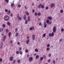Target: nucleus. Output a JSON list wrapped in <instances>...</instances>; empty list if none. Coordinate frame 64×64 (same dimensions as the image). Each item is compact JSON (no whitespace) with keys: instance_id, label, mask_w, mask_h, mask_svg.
Returning <instances> with one entry per match:
<instances>
[{"instance_id":"nucleus-17","label":"nucleus","mask_w":64,"mask_h":64,"mask_svg":"<svg viewBox=\"0 0 64 64\" xmlns=\"http://www.w3.org/2000/svg\"><path fill=\"white\" fill-rule=\"evenodd\" d=\"M3 28H0V32H1L2 31H3Z\"/></svg>"},{"instance_id":"nucleus-51","label":"nucleus","mask_w":64,"mask_h":64,"mask_svg":"<svg viewBox=\"0 0 64 64\" xmlns=\"http://www.w3.org/2000/svg\"><path fill=\"white\" fill-rule=\"evenodd\" d=\"M49 37H50L51 36V34L50 33L49 34Z\"/></svg>"},{"instance_id":"nucleus-34","label":"nucleus","mask_w":64,"mask_h":64,"mask_svg":"<svg viewBox=\"0 0 64 64\" xmlns=\"http://www.w3.org/2000/svg\"><path fill=\"white\" fill-rule=\"evenodd\" d=\"M5 1L6 2V3H8L9 2V0H5Z\"/></svg>"},{"instance_id":"nucleus-38","label":"nucleus","mask_w":64,"mask_h":64,"mask_svg":"<svg viewBox=\"0 0 64 64\" xmlns=\"http://www.w3.org/2000/svg\"><path fill=\"white\" fill-rule=\"evenodd\" d=\"M53 62L54 64H55V61L54 60H53Z\"/></svg>"},{"instance_id":"nucleus-35","label":"nucleus","mask_w":64,"mask_h":64,"mask_svg":"<svg viewBox=\"0 0 64 64\" xmlns=\"http://www.w3.org/2000/svg\"><path fill=\"white\" fill-rule=\"evenodd\" d=\"M35 51H36V52H38V49H35Z\"/></svg>"},{"instance_id":"nucleus-9","label":"nucleus","mask_w":64,"mask_h":64,"mask_svg":"<svg viewBox=\"0 0 64 64\" xmlns=\"http://www.w3.org/2000/svg\"><path fill=\"white\" fill-rule=\"evenodd\" d=\"M3 38V41H5V38H6V36H4Z\"/></svg>"},{"instance_id":"nucleus-60","label":"nucleus","mask_w":64,"mask_h":64,"mask_svg":"<svg viewBox=\"0 0 64 64\" xmlns=\"http://www.w3.org/2000/svg\"><path fill=\"white\" fill-rule=\"evenodd\" d=\"M32 6H34V4L33 2H32Z\"/></svg>"},{"instance_id":"nucleus-16","label":"nucleus","mask_w":64,"mask_h":64,"mask_svg":"<svg viewBox=\"0 0 64 64\" xmlns=\"http://www.w3.org/2000/svg\"><path fill=\"white\" fill-rule=\"evenodd\" d=\"M21 19H22V18L20 17L19 16L18 18V19L19 20H21Z\"/></svg>"},{"instance_id":"nucleus-31","label":"nucleus","mask_w":64,"mask_h":64,"mask_svg":"<svg viewBox=\"0 0 64 64\" xmlns=\"http://www.w3.org/2000/svg\"><path fill=\"white\" fill-rule=\"evenodd\" d=\"M10 6H11V7H13L14 6V4H12Z\"/></svg>"},{"instance_id":"nucleus-23","label":"nucleus","mask_w":64,"mask_h":64,"mask_svg":"<svg viewBox=\"0 0 64 64\" xmlns=\"http://www.w3.org/2000/svg\"><path fill=\"white\" fill-rule=\"evenodd\" d=\"M44 28H46V27H47V24H44Z\"/></svg>"},{"instance_id":"nucleus-50","label":"nucleus","mask_w":64,"mask_h":64,"mask_svg":"<svg viewBox=\"0 0 64 64\" xmlns=\"http://www.w3.org/2000/svg\"><path fill=\"white\" fill-rule=\"evenodd\" d=\"M24 8L26 10V9H27V6H25Z\"/></svg>"},{"instance_id":"nucleus-53","label":"nucleus","mask_w":64,"mask_h":64,"mask_svg":"<svg viewBox=\"0 0 64 64\" xmlns=\"http://www.w3.org/2000/svg\"><path fill=\"white\" fill-rule=\"evenodd\" d=\"M2 59L1 58H0V62H2Z\"/></svg>"},{"instance_id":"nucleus-2","label":"nucleus","mask_w":64,"mask_h":64,"mask_svg":"<svg viewBox=\"0 0 64 64\" xmlns=\"http://www.w3.org/2000/svg\"><path fill=\"white\" fill-rule=\"evenodd\" d=\"M56 27L54 26V27L53 29V32L54 33H55V32H56Z\"/></svg>"},{"instance_id":"nucleus-49","label":"nucleus","mask_w":64,"mask_h":64,"mask_svg":"<svg viewBox=\"0 0 64 64\" xmlns=\"http://www.w3.org/2000/svg\"><path fill=\"white\" fill-rule=\"evenodd\" d=\"M48 24H49L50 25V24H52V22H49Z\"/></svg>"},{"instance_id":"nucleus-8","label":"nucleus","mask_w":64,"mask_h":64,"mask_svg":"<svg viewBox=\"0 0 64 64\" xmlns=\"http://www.w3.org/2000/svg\"><path fill=\"white\" fill-rule=\"evenodd\" d=\"M32 40H35V35H33L32 36Z\"/></svg>"},{"instance_id":"nucleus-39","label":"nucleus","mask_w":64,"mask_h":64,"mask_svg":"<svg viewBox=\"0 0 64 64\" xmlns=\"http://www.w3.org/2000/svg\"><path fill=\"white\" fill-rule=\"evenodd\" d=\"M16 16H17V18H18V17H19V14H17Z\"/></svg>"},{"instance_id":"nucleus-44","label":"nucleus","mask_w":64,"mask_h":64,"mask_svg":"<svg viewBox=\"0 0 64 64\" xmlns=\"http://www.w3.org/2000/svg\"><path fill=\"white\" fill-rule=\"evenodd\" d=\"M63 10H61L60 11V12L61 13H63Z\"/></svg>"},{"instance_id":"nucleus-52","label":"nucleus","mask_w":64,"mask_h":64,"mask_svg":"<svg viewBox=\"0 0 64 64\" xmlns=\"http://www.w3.org/2000/svg\"><path fill=\"white\" fill-rule=\"evenodd\" d=\"M16 53L17 54H19V52H18V51H16Z\"/></svg>"},{"instance_id":"nucleus-18","label":"nucleus","mask_w":64,"mask_h":64,"mask_svg":"<svg viewBox=\"0 0 64 64\" xmlns=\"http://www.w3.org/2000/svg\"><path fill=\"white\" fill-rule=\"evenodd\" d=\"M51 36L52 37H53V36H54V32H52V35H51Z\"/></svg>"},{"instance_id":"nucleus-4","label":"nucleus","mask_w":64,"mask_h":64,"mask_svg":"<svg viewBox=\"0 0 64 64\" xmlns=\"http://www.w3.org/2000/svg\"><path fill=\"white\" fill-rule=\"evenodd\" d=\"M41 6H42V4H39V5H38V6L37 7L39 9H40V8H41Z\"/></svg>"},{"instance_id":"nucleus-37","label":"nucleus","mask_w":64,"mask_h":64,"mask_svg":"<svg viewBox=\"0 0 64 64\" xmlns=\"http://www.w3.org/2000/svg\"><path fill=\"white\" fill-rule=\"evenodd\" d=\"M45 36H46V34H43V37H45Z\"/></svg>"},{"instance_id":"nucleus-27","label":"nucleus","mask_w":64,"mask_h":64,"mask_svg":"<svg viewBox=\"0 0 64 64\" xmlns=\"http://www.w3.org/2000/svg\"><path fill=\"white\" fill-rule=\"evenodd\" d=\"M17 62L18 63H20V60H18Z\"/></svg>"},{"instance_id":"nucleus-32","label":"nucleus","mask_w":64,"mask_h":64,"mask_svg":"<svg viewBox=\"0 0 64 64\" xmlns=\"http://www.w3.org/2000/svg\"><path fill=\"white\" fill-rule=\"evenodd\" d=\"M61 31L62 32H63L64 31V29L63 28H62L61 29Z\"/></svg>"},{"instance_id":"nucleus-33","label":"nucleus","mask_w":64,"mask_h":64,"mask_svg":"<svg viewBox=\"0 0 64 64\" xmlns=\"http://www.w3.org/2000/svg\"><path fill=\"white\" fill-rule=\"evenodd\" d=\"M6 32H9V30H8V29H7L6 30Z\"/></svg>"},{"instance_id":"nucleus-14","label":"nucleus","mask_w":64,"mask_h":64,"mask_svg":"<svg viewBox=\"0 0 64 64\" xmlns=\"http://www.w3.org/2000/svg\"><path fill=\"white\" fill-rule=\"evenodd\" d=\"M40 61H42L43 60V57H41L40 58Z\"/></svg>"},{"instance_id":"nucleus-5","label":"nucleus","mask_w":64,"mask_h":64,"mask_svg":"<svg viewBox=\"0 0 64 64\" xmlns=\"http://www.w3.org/2000/svg\"><path fill=\"white\" fill-rule=\"evenodd\" d=\"M34 26H33L32 28H30V30H34Z\"/></svg>"},{"instance_id":"nucleus-57","label":"nucleus","mask_w":64,"mask_h":64,"mask_svg":"<svg viewBox=\"0 0 64 64\" xmlns=\"http://www.w3.org/2000/svg\"><path fill=\"white\" fill-rule=\"evenodd\" d=\"M21 7V5H20V4L18 5V7Z\"/></svg>"},{"instance_id":"nucleus-24","label":"nucleus","mask_w":64,"mask_h":64,"mask_svg":"<svg viewBox=\"0 0 64 64\" xmlns=\"http://www.w3.org/2000/svg\"><path fill=\"white\" fill-rule=\"evenodd\" d=\"M15 62H16V60H14L13 61V63L14 64H15Z\"/></svg>"},{"instance_id":"nucleus-10","label":"nucleus","mask_w":64,"mask_h":64,"mask_svg":"<svg viewBox=\"0 0 64 64\" xmlns=\"http://www.w3.org/2000/svg\"><path fill=\"white\" fill-rule=\"evenodd\" d=\"M10 61H12L13 60V57H11L10 58Z\"/></svg>"},{"instance_id":"nucleus-22","label":"nucleus","mask_w":64,"mask_h":64,"mask_svg":"<svg viewBox=\"0 0 64 64\" xmlns=\"http://www.w3.org/2000/svg\"><path fill=\"white\" fill-rule=\"evenodd\" d=\"M41 15V14L40 12H38V16H40Z\"/></svg>"},{"instance_id":"nucleus-48","label":"nucleus","mask_w":64,"mask_h":64,"mask_svg":"<svg viewBox=\"0 0 64 64\" xmlns=\"http://www.w3.org/2000/svg\"><path fill=\"white\" fill-rule=\"evenodd\" d=\"M13 14H12V13L11 14H10L11 17H13Z\"/></svg>"},{"instance_id":"nucleus-45","label":"nucleus","mask_w":64,"mask_h":64,"mask_svg":"<svg viewBox=\"0 0 64 64\" xmlns=\"http://www.w3.org/2000/svg\"><path fill=\"white\" fill-rule=\"evenodd\" d=\"M46 10H48V6L46 7Z\"/></svg>"},{"instance_id":"nucleus-40","label":"nucleus","mask_w":64,"mask_h":64,"mask_svg":"<svg viewBox=\"0 0 64 64\" xmlns=\"http://www.w3.org/2000/svg\"><path fill=\"white\" fill-rule=\"evenodd\" d=\"M43 58H44V59H45V58H46V56L45 55L43 56Z\"/></svg>"},{"instance_id":"nucleus-12","label":"nucleus","mask_w":64,"mask_h":64,"mask_svg":"<svg viewBox=\"0 0 64 64\" xmlns=\"http://www.w3.org/2000/svg\"><path fill=\"white\" fill-rule=\"evenodd\" d=\"M11 32H10L8 33V37H10V36H11Z\"/></svg>"},{"instance_id":"nucleus-36","label":"nucleus","mask_w":64,"mask_h":64,"mask_svg":"<svg viewBox=\"0 0 64 64\" xmlns=\"http://www.w3.org/2000/svg\"><path fill=\"white\" fill-rule=\"evenodd\" d=\"M47 47H50V44H48L47 45Z\"/></svg>"},{"instance_id":"nucleus-58","label":"nucleus","mask_w":64,"mask_h":64,"mask_svg":"<svg viewBox=\"0 0 64 64\" xmlns=\"http://www.w3.org/2000/svg\"><path fill=\"white\" fill-rule=\"evenodd\" d=\"M51 54H49V57H51Z\"/></svg>"},{"instance_id":"nucleus-55","label":"nucleus","mask_w":64,"mask_h":64,"mask_svg":"<svg viewBox=\"0 0 64 64\" xmlns=\"http://www.w3.org/2000/svg\"><path fill=\"white\" fill-rule=\"evenodd\" d=\"M5 11L6 12H8V10L7 9L6 10H5Z\"/></svg>"},{"instance_id":"nucleus-30","label":"nucleus","mask_w":64,"mask_h":64,"mask_svg":"<svg viewBox=\"0 0 64 64\" xmlns=\"http://www.w3.org/2000/svg\"><path fill=\"white\" fill-rule=\"evenodd\" d=\"M26 15L28 16V15H29V13H28V12H26Z\"/></svg>"},{"instance_id":"nucleus-13","label":"nucleus","mask_w":64,"mask_h":64,"mask_svg":"<svg viewBox=\"0 0 64 64\" xmlns=\"http://www.w3.org/2000/svg\"><path fill=\"white\" fill-rule=\"evenodd\" d=\"M7 24L8 25V26H10V25L11 24L10 23V22H8L7 23Z\"/></svg>"},{"instance_id":"nucleus-43","label":"nucleus","mask_w":64,"mask_h":64,"mask_svg":"<svg viewBox=\"0 0 64 64\" xmlns=\"http://www.w3.org/2000/svg\"><path fill=\"white\" fill-rule=\"evenodd\" d=\"M34 15L35 16H37V12H35Z\"/></svg>"},{"instance_id":"nucleus-11","label":"nucleus","mask_w":64,"mask_h":64,"mask_svg":"<svg viewBox=\"0 0 64 64\" xmlns=\"http://www.w3.org/2000/svg\"><path fill=\"white\" fill-rule=\"evenodd\" d=\"M33 59V58L32 57H30L29 59V60L30 61H31Z\"/></svg>"},{"instance_id":"nucleus-6","label":"nucleus","mask_w":64,"mask_h":64,"mask_svg":"<svg viewBox=\"0 0 64 64\" xmlns=\"http://www.w3.org/2000/svg\"><path fill=\"white\" fill-rule=\"evenodd\" d=\"M3 43L2 42L0 44V48H2L3 47Z\"/></svg>"},{"instance_id":"nucleus-7","label":"nucleus","mask_w":64,"mask_h":64,"mask_svg":"<svg viewBox=\"0 0 64 64\" xmlns=\"http://www.w3.org/2000/svg\"><path fill=\"white\" fill-rule=\"evenodd\" d=\"M48 19H49L50 20H51L52 19V17H50V16H48Z\"/></svg>"},{"instance_id":"nucleus-41","label":"nucleus","mask_w":64,"mask_h":64,"mask_svg":"<svg viewBox=\"0 0 64 64\" xmlns=\"http://www.w3.org/2000/svg\"><path fill=\"white\" fill-rule=\"evenodd\" d=\"M39 26H41L42 25V23L41 22H40L39 24Z\"/></svg>"},{"instance_id":"nucleus-26","label":"nucleus","mask_w":64,"mask_h":64,"mask_svg":"<svg viewBox=\"0 0 64 64\" xmlns=\"http://www.w3.org/2000/svg\"><path fill=\"white\" fill-rule=\"evenodd\" d=\"M27 23H28V22H27V20H25V24H27Z\"/></svg>"},{"instance_id":"nucleus-61","label":"nucleus","mask_w":64,"mask_h":64,"mask_svg":"<svg viewBox=\"0 0 64 64\" xmlns=\"http://www.w3.org/2000/svg\"><path fill=\"white\" fill-rule=\"evenodd\" d=\"M18 31V29L17 28H16V31Z\"/></svg>"},{"instance_id":"nucleus-29","label":"nucleus","mask_w":64,"mask_h":64,"mask_svg":"<svg viewBox=\"0 0 64 64\" xmlns=\"http://www.w3.org/2000/svg\"><path fill=\"white\" fill-rule=\"evenodd\" d=\"M46 23H48L49 22V20H47L46 21Z\"/></svg>"},{"instance_id":"nucleus-42","label":"nucleus","mask_w":64,"mask_h":64,"mask_svg":"<svg viewBox=\"0 0 64 64\" xmlns=\"http://www.w3.org/2000/svg\"><path fill=\"white\" fill-rule=\"evenodd\" d=\"M20 55H21V54H22V51H20Z\"/></svg>"},{"instance_id":"nucleus-56","label":"nucleus","mask_w":64,"mask_h":64,"mask_svg":"<svg viewBox=\"0 0 64 64\" xmlns=\"http://www.w3.org/2000/svg\"><path fill=\"white\" fill-rule=\"evenodd\" d=\"M28 51V50H26V53H27Z\"/></svg>"},{"instance_id":"nucleus-25","label":"nucleus","mask_w":64,"mask_h":64,"mask_svg":"<svg viewBox=\"0 0 64 64\" xmlns=\"http://www.w3.org/2000/svg\"><path fill=\"white\" fill-rule=\"evenodd\" d=\"M6 26L5 24H2V27L3 28H5V27Z\"/></svg>"},{"instance_id":"nucleus-1","label":"nucleus","mask_w":64,"mask_h":64,"mask_svg":"<svg viewBox=\"0 0 64 64\" xmlns=\"http://www.w3.org/2000/svg\"><path fill=\"white\" fill-rule=\"evenodd\" d=\"M4 19L5 21H8L9 19V17L7 16H4Z\"/></svg>"},{"instance_id":"nucleus-3","label":"nucleus","mask_w":64,"mask_h":64,"mask_svg":"<svg viewBox=\"0 0 64 64\" xmlns=\"http://www.w3.org/2000/svg\"><path fill=\"white\" fill-rule=\"evenodd\" d=\"M55 5V4L54 3H52L50 5V7L51 8H52V7H53Z\"/></svg>"},{"instance_id":"nucleus-15","label":"nucleus","mask_w":64,"mask_h":64,"mask_svg":"<svg viewBox=\"0 0 64 64\" xmlns=\"http://www.w3.org/2000/svg\"><path fill=\"white\" fill-rule=\"evenodd\" d=\"M26 15H24V20H26Z\"/></svg>"},{"instance_id":"nucleus-20","label":"nucleus","mask_w":64,"mask_h":64,"mask_svg":"<svg viewBox=\"0 0 64 64\" xmlns=\"http://www.w3.org/2000/svg\"><path fill=\"white\" fill-rule=\"evenodd\" d=\"M29 39H28L27 40V42H26L27 44H28V43H29Z\"/></svg>"},{"instance_id":"nucleus-64","label":"nucleus","mask_w":64,"mask_h":64,"mask_svg":"<svg viewBox=\"0 0 64 64\" xmlns=\"http://www.w3.org/2000/svg\"><path fill=\"white\" fill-rule=\"evenodd\" d=\"M18 45H19L20 44V42H18Z\"/></svg>"},{"instance_id":"nucleus-21","label":"nucleus","mask_w":64,"mask_h":64,"mask_svg":"<svg viewBox=\"0 0 64 64\" xmlns=\"http://www.w3.org/2000/svg\"><path fill=\"white\" fill-rule=\"evenodd\" d=\"M18 35V33H16L15 34L16 37H17Z\"/></svg>"},{"instance_id":"nucleus-46","label":"nucleus","mask_w":64,"mask_h":64,"mask_svg":"<svg viewBox=\"0 0 64 64\" xmlns=\"http://www.w3.org/2000/svg\"><path fill=\"white\" fill-rule=\"evenodd\" d=\"M50 61H51V60H50V59H49L48 60V62H50Z\"/></svg>"},{"instance_id":"nucleus-63","label":"nucleus","mask_w":64,"mask_h":64,"mask_svg":"<svg viewBox=\"0 0 64 64\" xmlns=\"http://www.w3.org/2000/svg\"><path fill=\"white\" fill-rule=\"evenodd\" d=\"M59 41L60 42H61V41H62V39H60Z\"/></svg>"},{"instance_id":"nucleus-59","label":"nucleus","mask_w":64,"mask_h":64,"mask_svg":"<svg viewBox=\"0 0 64 64\" xmlns=\"http://www.w3.org/2000/svg\"><path fill=\"white\" fill-rule=\"evenodd\" d=\"M10 43H13V41L12 40H11L10 42Z\"/></svg>"},{"instance_id":"nucleus-47","label":"nucleus","mask_w":64,"mask_h":64,"mask_svg":"<svg viewBox=\"0 0 64 64\" xmlns=\"http://www.w3.org/2000/svg\"><path fill=\"white\" fill-rule=\"evenodd\" d=\"M8 14H10V10H9L8 12Z\"/></svg>"},{"instance_id":"nucleus-19","label":"nucleus","mask_w":64,"mask_h":64,"mask_svg":"<svg viewBox=\"0 0 64 64\" xmlns=\"http://www.w3.org/2000/svg\"><path fill=\"white\" fill-rule=\"evenodd\" d=\"M36 59H38L39 58V56L38 55H37L36 56Z\"/></svg>"},{"instance_id":"nucleus-28","label":"nucleus","mask_w":64,"mask_h":64,"mask_svg":"<svg viewBox=\"0 0 64 64\" xmlns=\"http://www.w3.org/2000/svg\"><path fill=\"white\" fill-rule=\"evenodd\" d=\"M41 8L42 9H43L44 8V5L42 6Z\"/></svg>"},{"instance_id":"nucleus-54","label":"nucleus","mask_w":64,"mask_h":64,"mask_svg":"<svg viewBox=\"0 0 64 64\" xmlns=\"http://www.w3.org/2000/svg\"><path fill=\"white\" fill-rule=\"evenodd\" d=\"M49 50V48H48L46 49V50L48 51Z\"/></svg>"},{"instance_id":"nucleus-62","label":"nucleus","mask_w":64,"mask_h":64,"mask_svg":"<svg viewBox=\"0 0 64 64\" xmlns=\"http://www.w3.org/2000/svg\"><path fill=\"white\" fill-rule=\"evenodd\" d=\"M34 12H35V10H32V12L33 13H34Z\"/></svg>"}]
</instances>
